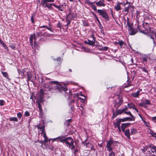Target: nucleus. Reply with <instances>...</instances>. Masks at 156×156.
<instances>
[{"mask_svg":"<svg viewBox=\"0 0 156 156\" xmlns=\"http://www.w3.org/2000/svg\"><path fill=\"white\" fill-rule=\"evenodd\" d=\"M131 124L130 123H122L121 126L122 130L123 132H124L125 129L128 126H129Z\"/></svg>","mask_w":156,"mask_h":156,"instance_id":"12","label":"nucleus"},{"mask_svg":"<svg viewBox=\"0 0 156 156\" xmlns=\"http://www.w3.org/2000/svg\"><path fill=\"white\" fill-rule=\"evenodd\" d=\"M55 0H41V3L42 4L48 3L47 2H54Z\"/></svg>","mask_w":156,"mask_h":156,"instance_id":"21","label":"nucleus"},{"mask_svg":"<svg viewBox=\"0 0 156 156\" xmlns=\"http://www.w3.org/2000/svg\"><path fill=\"white\" fill-rule=\"evenodd\" d=\"M149 145L144 147L143 149H142V152L144 153L149 149Z\"/></svg>","mask_w":156,"mask_h":156,"instance_id":"33","label":"nucleus"},{"mask_svg":"<svg viewBox=\"0 0 156 156\" xmlns=\"http://www.w3.org/2000/svg\"><path fill=\"white\" fill-rule=\"evenodd\" d=\"M135 120V118H131L127 117L123 119H116V120L120 123L121 122H124L126 121H132Z\"/></svg>","mask_w":156,"mask_h":156,"instance_id":"9","label":"nucleus"},{"mask_svg":"<svg viewBox=\"0 0 156 156\" xmlns=\"http://www.w3.org/2000/svg\"><path fill=\"white\" fill-rule=\"evenodd\" d=\"M108 49V48L107 47H102L101 48H99V50L101 51H106Z\"/></svg>","mask_w":156,"mask_h":156,"instance_id":"32","label":"nucleus"},{"mask_svg":"<svg viewBox=\"0 0 156 156\" xmlns=\"http://www.w3.org/2000/svg\"><path fill=\"white\" fill-rule=\"evenodd\" d=\"M128 108H132L133 109L135 107V105L133 103H129L128 104Z\"/></svg>","mask_w":156,"mask_h":156,"instance_id":"27","label":"nucleus"},{"mask_svg":"<svg viewBox=\"0 0 156 156\" xmlns=\"http://www.w3.org/2000/svg\"><path fill=\"white\" fill-rule=\"evenodd\" d=\"M125 135L129 139H130V135H131L130 133L129 130V129H126L125 130L124 132Z\"/></svg>","mask_w":156,"mask_h":156,"instance_id":"15","label":"nucleus"},{"mask_svg":"<svg viewBox=\"0 0 156 156\" xmlns=\"http://www.w3.org/2000/svg\"><path fill=\"white\" fill-rule=\"evenodd\" d=\"M37 39V37H35V34L34 33L31 34L30 37V44L33 48V40L34 39V46L36 49H38L37 48L38 47L36 41Z\"/></svg>","mask_w":156,"mask_h":156,"instance_id":"6","label":"nucleus"},{"mask_svg":"<svg viewBox=\"0 0 156 156\" xmlns=\"http://www.w3.org/2000/svg\"><path fill=\"white\" fill-rule=\"evenodd\" d=\"M118 44L120 46V48H122V46L123 44L126 45V44L122 41L119 40L118 42Z\"/></svg>","mask_w":156,"mask_h":156,"instance_id":"25","label":"nucleus"},{"mask_svg":"<svg viewBox=\"0 0 156 156\" xmlns=\"http://www.w3.org/2000/svg\"><path fill=\"white\" fill-rule=\"evenodd\" d=\"M43 36H45V37H50V34H48L46 32H45L44 33L42 34Z\"/></svg>","mask_w":156,"mask_h":156,"instance_id":"48","label":"nucleus"},{"mask_svg":"<svg viewBox=\"0 0 156 156\" xmlns=\"http://www.w3.org/2000/svg\"><path fill=\"white\" fill-rule=\"evenodd\" d=\"M120 123L119 122H118V121H116V122L115 123H113V124L115 126V127L116 128V127H117L119 131V132H121V131L120 127Z\"/></svg>","mask_w":156,"mask_h":156,"instance_id":"17","label":"nucleus"},{"mask_svg":"<svg viewBox=\"0 0 156 156\" xmlns=\"http://www.w3.org/2000/svg\"><path fill=\"white\" fill-rule=\"evenodd\" d=\"M141 103H144L145 104H147L148 105H151V103L150 102V101L147 99H145L144 100H143Z\"/></svg>","mask_w":156,"mask_h":156,"instance_id":"23","label":"nucleus"},{"mask_svg":"<svg viewBox=\"0 0 156 156\" xmlns=\"http://www.w3.org/2000/svg\"><path fill=\"white\" fill-rule=\"evenodd\" d=\"M127 26H129L130 25L129 21V18L128 17H127Z\"/></svg>","mask_w":156,"mask_h":156,"instance_id":"44","label":"nucleus"},{"mask_svg":"<svg viewBox=\"0 0 156 156\" xmlns=\"http://www.w3.org/2000/svg\"><path fill=\"white\" fill-rule=\"evenodd\" d=\"M2 45L3 46V47L5 49H8V48L5 43H4V44H3Z\"/></svg>","mask_w":156,"mask_h":156,"instance_id":"57","label":"nucleus"},{"mask_svg":"<svg viewBox=\"0 0 156 156\" xmlns=\"http://www.w3.org/2000/svg\"><path fill=\"white\" fill-rule=\"evenodd\" d=\"M87 139H86L85 140L82 142V144H83L84 146H85L86 147L90 148L91 146V144L89 142H87Z\"/></svg>","mask_w":156,"mask_h":156,"instance_id":"14","label":"nucleus"},{"mask_svg":"<svg viewBox=\"0 0 156 156\" xmlns=\"http://www.w3.org/2000/svg\"><path fill=\"white\" fill-rule=\"evenodd\" d=\"M42 89L44 92L50 91L51 93H62L63 91L65 92L68 90L66 87H63L61 84L56 85L54 87V88H51L48 87L44 90Z\"/></svg>","mask_w":156,"mask_h":156,"instance_id":"3","label":"nucleus"},{"mask_svg":"<svg viewBox=\"0 0 156 156\" xmlns=\"http://www.w3.org/2000/svg\"><path fill=\"white\" fill-rule=\"evenodd\" d=\"M139 104L140 106H141L142 107H144L145 108H146L147 107V106H146V105H147V104H145L141 102H140V103Z\"/></svg>","mask_w":156,"mask_h":156,"instance_id":"39","label":"nucleus"},{"mask_svg":"<svg viewBox=\"0 0 156 156\" xmlns=\"http://www.w3.org/2000/svg\"><path fill=\"white\" fill-rule=\"evenodd\" d=\"M142 69L143 71L144 72L146 73H148V71L146 69L145 67H142Z\"/></svg>","mask_w":156,"mask_h":156,"instance_id":"53","label":"nucleus"},{"mask_svg":"<svg viewBox=\"0 0 156 156\" xmlns=\"http://www.w3.org/2000/svg\"><path fill=\"white\" fill-rule=\"evenodd\" d=\"M71 12H70L69 15L67 16L66 17V20L67 21H68V22L67 23V26H68L70 24V20L71 19L73 18L72 16V17L71 18H70L69 17V16L71 14Z\"/></svg>","mask_w":156,"mask_h":156,"instance_id":"16","label":"nucleus"},{"mask_svg":"<svg viewBox=\"0 0 156 156\" xmlns=\"http://www.w3.org/2000/svg\"><path fill=\"white\" fill-rule=\"evenodd\" d=\"M122 4V3L121 2L118 3L114 7V9H116L117 11H118L121 10V8L120 5Z\"/></svg>","mask_w":156,"mask_h":156,"instance_id":"20","label":"nucleus"},{"mask_svg":"<svg viewBox=\"0 0 156 156\" xmlns=\"http://www.w3.org/2000/svg\"><path fill=\"white\" fill-rule=\"evenodd\" d=\"M22 116V114L20 112H19L17 114V116L18 118L20 119Z\"/></svg>","mask_w":156,"mask_h":156,"instance_id":"42","label":"nucleus"},{"mask_svg":"<svg viewBox=\"0 0 156 156\" xmlns=\"http://www.w3.org/2000/svg\"><path fill=\"white\" fill-rule=\"evenodd\" d=\"M111 151V152L109 154V156H115V153L114 152L112 151Z\"/></svg>","mask_w":156,"mask_h":156,"instance_id":"55","label":"nucleus"},{"mask_svg":"<svg viewBox=\"0 0 156 156\" xmlns=\"http://www.w3.org/2000/svg\"><path fill=\"white\" fill-rule=\"evenodd\" d=\"M30 115L29 112L27 111H26L24 114V116H25L27 117L29 116Z\"/></svg>","mask_w":156,"mask_h":156,"instance_id":"45","label":"nucleus"},{"mask_svg":"<svg viewBox=\"0 0 156 156\" xmlns=\"http://www.w3.org/2000/svg\"><path fill=\"white\" fill-rule=\"evenodd\" d=\"M75 100H71L69 103V105H72V104L73 103L75 102Z\"/></svg>","mask_w":156,"mask_h":156,"instance_id":"58","label":"nucleus"},{"mask_svg":"<svg viewBox=\"0 0 156 156\" xmlns=\"http://www.w3.org/2000/svg\"><path fill=\"white\" fill-rule=\"evenodd\" d=\"M57 139H58L60 142L63 144L65 143L67 145V146H68L71 150L75 149V147L74 144V141L71 137H66L65 135H61L54 139L53 140H55Z\"/></svg>","mask_w":156,"mask_h":156,"instance_id":"2","label":"nucleus"},{"mask_svg":"<svg viewBox=\"0 0 156 156\" xmlns=\"http://www.w3.org/2000/svg\"><path fill=\"white\" fill-rule=\"evenodd\" d=\"M138 29L140 32L145 34L147 35V36H149L151 39H154V37L155 36L156 38V32L155 31L153 28H152L149 27V26H146L145 27V25L141 26L139 25V23H138Z\"/></svg>","mask_w":156,"mask_h":156,"instance_id":"1","label":"nucleus"},{"mask_svg":"<svg viewBox=\"0 0 156 156\" xmlns=\"http://www.w3.org/2000/svg\"><path fill=\"white\" fill-rule=\"evenodd\" d=\"M83 24L84 26H89V23L86 20H84L83 22Z\"/></svg>","mask_w":156,"mask_h":156,"instance_id":"37","label":"nucleus"},{"mask_svg":"<svg viewBox=\"0 0 156 156\" xmlns=\"http://www.w3.org/2000/svg\"><path fill=\"white\" fill-rule=\"evenodd\" d=\"M152 120L154 122H156V116L152 118Z\"/></svg>","mask_w":156,"mask_h":156,"instance_id":"63","label":"nucleus"},{"mask_svg":"<svg viewBox=\"0 0 156 156\" xmlns=\"http://www.w3.org/2000/svg\"><path fill=\"white\" fill-rule=\"evenodd\" d=\"M133 8V6L130 5H129L127 7H125L124 8V11L125 12H128L129 11V9L130 8Z\"/></svg>","mask_w":156,"mask_h":156,"instance_id":"29","label":"nucleus"},{"mask_svg":"<svg viewBox=\"0 0 156 156\" xmlns=\"http://www.w3.org/2000/svg\"><path fill=\"white\" fill-rule=\"evenodd\" d=\"M104 0H103V1H99L96 2V4L97 5L99 6H105V4L104 3Z\"/></svg>","mask_w":156,"mask_h":156,"instance_id":"18","label":"nucleus"},{"mask_svg":"<svg viewBox=\"0 0 156 156\" xmlns=\"http://www.w3.org/2000/svg\"><path fill=\"white\" fill-rule=\"evenodd\" d=\"M149 147H150L156 153V146H154L153 144H151L149 145Z\"/></svg>","mask_w":156,"mask_h":156,"instance_id":"26","label":"nucleus"},{"mask_svg":"<svg viewBox=\"0 0 156 156\" xmlns=\"http://www.w3.org/2000/svg\"><path fill=\"white\" fill-rule=\"evenodd\" d=\"M40 124H39L36 126L38 129H42L41 130V131H42V133L43 132V130H44V127L45 126H40L39 125H40Z\"/></svg>","mask_w":156,"mask_h":156,"instance_id":"22","label":"nucleus"},{"mask_svg":"<svg viewBox=\"0 0 156 156\" xmlns=\"http://www.w3.org/2000/svg\"><path fill=\"white\" fill-rule=\"evenodd\" d=\"M42 34H42V32H38L36 34L37 35V36L39 37V36H43Z\"/></svg>","mask_w":156,"mask_h":156,"instance_id":"54","label":"nucleus"},{"mask_svg":"<svg viewBox=\"0 0 156 156\" xmlns=\"http://www.w3.org/2000/svg\"><path fill=\"white\" fill-rule=\"evenodd\" d=\"M132 95L133 97L135 98L137 97L139 95L136 92L133 93L132 94Z\"/></svg>","mask_w":156,"mask_h":156,"instance_id":"50","label":"nucleus"},{"mask_svg":"<svg viewBox=\"0 0 156 156\" xmlns=\"http://www.w3.org/2000/svg\"><path fill=\"white\" fill-rule=\"evenodd\" d=\"M137 132L136 129L135 128H132L131 129L130 134L131 135H133L135 134Z\"/></svg>","mask_w":156,"mask_h":156,"instance_id":"24","label":"nucleus"},{"mask_svg":"<svg viewBox=\"0 0 156 156\" xmlns=\"http://www.w3.org/2000/svg\"><path fill=\"white\" fill-rule=\"evenodd\" d=\"M43 6L45 8L46 7L50 9H52L53 7L52 6L53 5L55 6V4L54 3H46L44 4H42Z\"/></svg>","mask_w":156,"mask_h":156,"instance_id":"11","label":"nucleus"},{"mask_svg":"<svg viewBox=\"0 0 156 156\" xmlns=\"http://www.w3.org/2000/svg\"><path fill=\"white\" fill-rule=\"evenodd\" d=\"M124 112L125 114L130 115L131 117L132 118H134L133 115L131 113V112L130 111L125 112Z\"/></svg>","mask_w":156,"mask_h":156,"instance_id":"34","label":"nucleus"},{"mask_svg":"<svg viewBox=\"0 0 156 156\" xmlns=\"http://www.w3.org/2000/svg\"><path fill=\"white\" fill-rule=\"evenodd\" d=\"M91 7L92 9L94 10V11H96L97 10V9H96V7L95 5L92 4L91 5Z\"/></svg>","mask_w":156,"mask_h":156,"instance_id":"41","label":"nucleus"},{"mask_svg":"<svg viewBox=\"0 0 156 156\" xmlns=\"http://www.w3.org/2000/svg\"><path fill=\"white\" fill-rule=\"evenodd\" d=\"M48 85L45 84H43V85H42V88L41 89H43V90L46 87H48Z\"/></svg>","mask_w":156,"mask_h":156,"instance_id":"49","label":"nucleus"},{"mask_svg":"<svg viewBox=\"0 0 156 156\" xmlns=\"http://www.w3.org/2000/svg\"><path fill=\"white\" fill-rule=\"evenodd\" d=\"M97 12L101 16L106 20L107 21L109 20V16L105 10L98 9L97 10Z\"/></svg>","mask_w":156,"mask_h":156,"instance_id":"7","label":"nucleus"},{"mask_svg":"<svg viewBox=\"0 0 156 156\" xmlns=\"http://www.w3.org/2000/svg\"><path fill=\"white\" fill-rule=\"evenodd\" d=\"M48 138H45L44 141H41V143H43V144H45L48 142Z\"/></svg>","mask_w":156,"mask_h":156,"instance_id":"46","label":"nucleus"},{"mask_svg":"<svg viewBox=\"0 0 156 156\" xmlns=\"http://www.w3.org/2000/svg\"><path fill=\"white\" fill-rule=\"evenodd\" d=\"M116 111H117V112L119 114V115L121 114L124 112L122 109L121 110L120 109L119 110H118V109H116Z\"/></svg>","mask_w":156,"mask_h":156,"instance_id":"40","label":"nucleus"},{"mask_svg":"<svg viewBox=\"0 0 156 156\" xmlns=\"http://www.w3.org/2000/svg\"><path fill=\"white\" fill-rule=\"evenodd\" d=\"M42 133H43L44 134V135H43V137L45 138H47V137L46 136V134L45 133V131L44 130H43V132H42Z\"/></svg>","mask_w":156,"mask_h":156,"instance_id":"61","label":"nucleus"},{"mask_svg":"<svg viewBox=\"0 0 156 156\" xmlns=\"http://www.w3.org/2000/svg\"><path fill=\"white\" fill-rule=\"evenodd\" d=\"M2 73L4 77L6 78L7 79L9 78L8 75L6 72H3L2 71Z\"/></svg>","mask_w":156,"mask_h":156,"instance_id":"31","label":"nucleus"},{"mask_svg":"<svg viewBox=\"0 0 156 156\" xmlns=\"http://www.w3.org/2000/svg\"><path fill=\"white\" fill-rule=\"evenodd\" d=\"M79 109L81 111L82 114L83 113V108L82 106H80Z\"/></svg>","mask_w":156,"mask_h":156,"instance_id":"56","label":"nucleus"},{"mask_svg":"<svg viewBox=\"0 0 156 156\" xmlns=\"http://www.w3.org/2000/svg\"><path fill=\"white\" fill-rule=\"evenodd\" d=\"M9 47H10L12 48V49L13 50H15V45L14 44H11L9 46Z\"/></svg>","mask_w":156,"mask_h":156,"instance_id":"43","label":"nucleus"},{"mask_svg":"<svg viewBox=\"0 0 156 156\" xmlns=\"http://www.w3.org/2000/svg\"><path fill=\"white\" fill-rule=\"evenodd\" d=\"M5 101L4 100H0V105L3 106Z\"/></svg>","mask_w":156,"mask_h":156,"instance_id":"52","label":"nucleus"},{"mask_svg":"<svg viewBox=\"0 0 156 156\" xmlns=\"http://www.w3.org/2000/svg\"><path fill=\"white\" fill-rule=\"evenodd\" d=\"M46 94V93L43 91V90L40 89L39 96V98L43 99L44 97V94Z\"/></svg>","mask_w":156,"mask_h":156,"instance_id":"19","label":"nucleus"},{"mask_svg":"<svg viewBox=\"0 0 156 156\" xmlns=\"http://www.w3.org/2000/svg\"><path fill=\"white\" fill-rule=\"evenodd\" d=\"M61 58L60 57H58L56 59H54V60H56L57 62H61Z\"/></svg>","mask_w":156,"mask_h":156,"instance_id":"51","label":"nucleus"},{"mask_svg":"<svg viewBox=\"0 0 156 156\" xmlns=\"http://www.w3.org/2000/svg\"><path fill=\"white\" fill-rule=\"evenodd\" d=\"M151 134L152 136L156 138V133H151Z\"/></svg>","mask_w":156,"mask_h":156,"instance_id":"64","label":"nucleus"},{"mask_svg":"<svg viewBox=\"0 0 156 156\" xmlns=\"http://www.w3.org/2000/svg\"><path fill=\"white\" fill-rule=\"evenodd\" d=\"M132 76H133V79L135 76L136 75V73L135 71L133 70L132 72Z\"/></svg>","mask_w":156,"mask_h":156,"instance_id":"38","label":"nucleus"},{"mask_svg":"<svg viewBox=\"0 0 156 156\" xmlns=\"http://www.w3.org/2000/svg\"><path fill=\"white\" fill-rule=\"evenodd\" d=\"M95 41L93 40L92 41H90L89 39L87 40V41H85L84 43L85 44H88L90 45L94 46L95 44Z\"/></svg>","mask_w":156,"mask_h":156,"instance_id":"13","label":"nucleus"},{"mask_svg":"<svg viewBox=\"0 0 156 156\" xmlns=\"http://www.w3.org/2000/svg\"><path fill=\"white\" fill-rule=\"evenodd\" d=\"M143 121L146 126H148V124H149L148 122H146L144 120H143Z\"/></svg>","mask_w":156,"mask_h":156,"instance_id":"60","label":"nucleus"},{"mask_svg":"<svg viewBox=\"0 0 156 156\" xmlns=\"http://www.w3.org/2000/svg\"><path fill=\"white\" fill-rule=\"evenodd\" d=\"M9 120L10 121H13L16 122L18 121V119L16 117L10 118Z\"/></svg>","mask_w":156,"mask_h":156,"instance_id":"30","label":"nucleus"},{"mask_svg":"<svg viewBox=\"0 0 156 156\" xmlns=\"http://www.w3.org/2000/svg\"><path fill=\"white\" fill-rule=\"evenodd\" d=\"M17 71L19 75L21 76L22 78L27 77V81L30 80L32 75L28 69L26 68L22 70L18 69Z\"/></svg>","mask_w":156,"mask_h":156,"instance_id":"4","label":"nucleus"},{"mask_svg":"<svg viewBox=\"0 0 156 156\" xmlns=\"http://www.w3.org/2000/svg\"><path fill=\"white\" fill-rule=\"evenodd\" d=\"M63 6V5H57L55 4V7L57 8L59 11H63V9L61 7Z\"/></svg>","mask_w":156,"mask_h":156,"instance_id":"28","label":"nucleus"},{"mask_svg":"<svg viewBox=\"0 0 156 156\" xmlns=\"http://www.w3.org/2000/svg\"><path fill=\"white\" fill-rule=\"evenodd\" d=\"M129 33L130 35H133L135 34L137 32L136 29H134L133 27H131L128 26Z\"/></svg>","mask_w":156,"mask_h":156,"instance_id":"10","label":"nucleus"},{"mask_svg":"<svg viewBox=\"0 0 156 156\" xmlns=\"http://www.w3.org/2000/svg\"><path fill=\"white\" fill-rule=\"evenodd\" d=\"M113 114L116 117L119 114L117 113L116 111L115 112H114V110H113L112 111Z\"/></svg>","mask_w":156,"mask_h":156,"instance_id":"47","label":"nucleus"},{"mask_svg":"<svg viewBox=\"0 0 156 156\" xmlns=\"http://www.w3.org/2000/svg\"><path fill=\"white\" fill-rule=\"evenodd\" d=\"M61 23L60 22H58L57 24V27L58 28H61Z\"/></svg>","mask_w":156,"mask_h":156,"instance_id":"62","label":"nucleus"},{"mask_svg":"<svg viewBox=\"0 0 156 156\" xmlns=\"http://www.w3.org/2000/svg\"><path fill=\"white\" fill-rule=\"evenodd\" d=\"M70 108L71 109L72 111L74 112V105H70Z\"/></svg>","mask_w":156,"mask_h":156,"instance_id":"59","label":"nucleus"},{"mask_svg":"<svg viewBox=\"0 0 156 156\" xmlns=\"http://www.w3.org/2000/svg\"><path fill=\"white\" fill-rule=\"evenodd\" d=\"M118 141L113 140L112 139H110L109 140L107 141L106 144V147H107V150L109 152L112 151L113 150V147H111L112 145H117L116 144L118 143Z\"/></svg>","mask_w":156,"mask_h":156,"instance_id":"5","label":"nucleus"},{"mask_svg":"<svg viewBox=\"0 0 156 156\" xmlns=\"http://www.w3.org/2000/svg\"><path fill=\"white\" fill-rule=\"evenodd\" d=\"M121 96H118L116 98V99L114 101V106L116 109H118L123 102V100L121 99Z\"/></svg>","mask_w":156,"mask_h":156,"instance_id":"8","label":"nucleus"},{"mask_svg":"<svg viewBox=\"0 0 156 156\" xmlns=\"http://www.w3.org/2000/svg\"><path fill=\"white\" fill-rule=\"evenodd\" d=\"M44 101L43 99L42 98H39L37 100L36 102L37 104L39 103L41 104V103L43 102Z\"/></svg>","mask_w":156,"mask_h":156,"instance_id":"36","label":"nucleus"},{"mask_svg":"<svg viewBox=\"0 0 156 156\" xmlns=\"http://www.w3.org/2000/svg\"><path fill=\"white\" fill-rule=\"evenodd\" d=\"M37 105H38V107L39 109L40 110V112L41 113L42 112V108L41 105V104L39 103H38L37 104Z\"/></svg>","mask_w":156,"mask_h":156,"instance_id":"35","label":"nucleus"}]
</instances>
